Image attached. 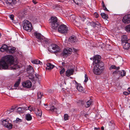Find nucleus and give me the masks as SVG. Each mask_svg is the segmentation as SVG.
I'll use <instances>...</instances> for the list:
<instances>
[{
    "label": "nucleus",
    "mask_w": 130,
    "mask_h": 130,
    "mask_svg": "<svg viewBox=\"0 0 130 130\" xmlns=\"http://www.w3.org/2000/svg\"><path fill=\"white\" fill-rule=\"evenodd\" d=\"M108 128L109 130H113L115 128V124L113 121H109L108 122Z\"/></svg>",
    "instance_id": "ddd939ff"
},
{
    "label": "nucleus",
    "mask_w": 130,
    "mask_h": 130,
    "mask_svg": "<svg viewBox=\"0 0 130 130\" xmlns=\"http://www.w3.org/2000/svg\"><path fill=\"white\" fill-rule=\"evenodd\" d=\"M74 72V70L73 69H68L66 72V75L67 77H69L73 75Z\"/></svg>",
    "instance_id": "2eb2a0df"
},
{
    "label": "nucleus",
    "mask_w": 130,
    "mask_h": 130,
    "mask_svg": "<svg viewBox=\"0 0 130 130\" xmlns=\"http://www.w3.org/2000/svg\"><path fill=\"white\" fill-rule=\"evenodd\" d=\"M127 90L128 91V92H129V93L130 94V88H129Z\"/></svg>",
    "instance_id": "13d9d810"
},
{
    "label": "nucleus",
    "mask_w": 130,
    "mask_h": 130,
    "mask_svg": "<svg viewBox=\"0 0 130 130\" xmlns=\"http://www.w3.org/2000/svg\"><path fill=\"white\" fill-rule=\"evenodd\" d=\"M101 129L102 130H104V128L103 126H102L101 127Z\"/></svg>",
    "instance_id": "680f3d73"
},
{
    "label": "nucleus",
    "mask_w": 130,
    "mask_h": 130,
    "mask_svg": "<svg viewBox=\"0 0 130 130\" xmlns=\"http://www.w3.org/2000/svg\"><path fill=\"white\" fill-rule=\"evenodd\" d=\"M101 15L103 18L105 19H107L108 18V15L104 13H101Z\"/></svg>",
    "instance_id": "c756f323"
},
{
    "label": "nucleus",
    "mask_w": 130,
    "mask_h": 130,
    "mask_svg": "<svg viewBox=\"0 0 130 130\" xmlns=\"http://www.w3.org/2000/svg\"><path fill=\"white\" fill-rule=\"evenodd\" d=\"M94 15L96 18H98L99 17V15L96 12L94 13Z\"/></svg>",
    "instance_id": "49530a36"
},
{
    "label": "nucleus",
    "mask_w": 130,
    "mask_h": 130,
    "mask_svg": "<svg viewBox=\"0 0 130 130\" xmlns=\"http://www.w3.org/2000/svg\"><path fill=\"white\" fill-rule=\"evenodd\" d=\"M100 129V128L99 127H94V129L95 130H98V129Z\"/></svg>",
    "instance_id": "6e6d98bb"
},
{
    "label": "nucleus",
    "mask_w": 130,
    "mask_h": 130,
    "mask_svg": "<svg viewBox=\"0 0 130 130\" xmlns=\"http://www.w3.org/2000/svg\"><path fill=\"white\" fill-rule=\"evenodd\" d=\"M77 39L76 37L74 35L70 36L69 40V41L72 43H74L77 41Z\"/></svg>",
    "instance_id": "dca6fc26"
},
{
    "label": "nucleus",
    "mask_w": 130,
    "mask_h": 130,
    "mask_svg": "<svg viewBox=\"0 0 130 130\" xmlns=\"http://www.w3.org/2000/svg\"><path fill=\"white\" fill-rule=\"evenodd\" d=\"M119 67H116L115 65H112L109 68V69L110 70L114 69L117 70H119Z\"/></svg>",
    "instance_id": "cd10ccee"
},
{
    "label": "nucleus",
    "mask_w": 130,
    "mask_h": 130,
    "mask_svg": "<svg viewBox=\"0 0 130 130\" xmlns=\"http://www.w3.org/2000/svg\"><path fill=\"white\" fill-rule=\"evenodd\" d=\"M9 18L12 20H13L14 19V15L13 14H11L9 15Z\"/></svg>",
    "instance_id": "a18cd8bd"
},
{
    "label": "nucleus",
    "mask_w": 130,
    "mask_h": 130,
    "mask_svg": "<svg viewBox=\"0 0 130 130\" xmlns=\"http://www.w3.org/2000/svg\"><path fill=\"white\" fill-rule=\"evenodd\" d=\"M28 70H30L31 71V72L32 73L34 72V70L32 67L30 66H29L28 68Z\"/></svg>",
    "instance_id": "79ce46f5"
},
{
    "label": "nucleus",
    "mask_w": 130,
    "mask_h": 130,
    "mask_svg": "<svg viewBox=\"0 0 130 130\" xmlns=\"http://www.w3.org/2000/svg\"><path fill=\"white\" fill-rule=\"evenodd\" d=\"M32 63L36 64H40V65L42 64V62L40 61L39 60L37 59H36L32 61Z\"/></svg>",
    "instance_id": "393cba45"
},
{
    "label": "nucleus",
    "mask_w": 130,
    "mask_h": 130,
    "mask_svg": "<svg viewBox=\"0 0 130 130\" xmlns=\"http://www.w3.org/2000/svg\"><path fill=\"white\" fill-rule=\"evenodd\" d=\"M26 119L27 121H30L32 119V117L30 114H27L26 116Z\"/></svg>",
    "instance_id": "bb28decb"
},
{
    "label": "nucleus",
    "mask_w": 130,
    "mask_h": 130,
    "mask_svg": "<svg viewBox=\"0 0 130 130\" xmlns=\"http://www.w3.org/2000/svg\"><path fill=\"white\" fill-rule=\"evenodd\" d=\"M126 30L127 32H130V24L127 25L126 26Z\"/></svg>",
    "instance_id": "58836bf2"
},
{
    "label": "nucleus",
    "mask_w": 130,
    "mask_h": 130,
    "mask_svg": "<svg viewBox=\"0 0 130 130\" xmlns=\"http://www.w3.org/2000/svg\"><path fill=\"white\" fill-rule=\"evenodd\" d=\"M21 81V78H19L18 80L15 83L14 87H18L19 84H20V83Z\"/></svg>",
    "instance_id": "a878e982"
},
{
    "label": "nucleus",
    "mask_w": 130,
    "mask_h": 130,
    "mask_svg": "<svg viewBox=\"0 0 130 130\" xmlns=\"http://www.w3.org/2000/svg\"><path fill=\"white\" fill-rule=\"evenodd\" d=\"M118 71H115L113 72V74H115Z\"/></svg>",
    "instance_id": "4d7b16f0"
},
{
    "label": "nucleus",
    "mask_w": 130,
    "mask_h": 130,
    "mask_svg": "<svg viewBox=\"0 0 130 130\" xmlns=\"http://www.w3.org/2000/svg\"><path fill=\"white\" fill-rule=\"evenodd\" d=\"M35 113L37 116L39 117H41L42 115V111L41 110L38 109H36L35 111Z\"/></svg>",
    "instance_id": "412c9836"
},
{
    "label": "nucleus",
    "mask_w": 130,
    "mask_h": 130,
    "mask_svg": "<svg viewBox=\"0 0 130 130\" xmlns=\"http://www.w3.org/2000/svg\"><path fill=\"white\" fill-rule=\"evenodd\" d=\"M120 74L121 76H125L126 74V72L124 70H123L121 72Z\"/></svg>",
    "instance_id": "a19ab883"
},
{
    "label": "nucleus",
    "mask_w": 130,
    "mask_h": 130,
    "mask_svg": "<svg viewBox=\"0 0 130 130\" xmlns=\"http://www.w3.org/2000/svg\"><path fill=\"white\" fill-rule=\"evenodd\" d=\"M34 35L43 44H47L49 43V41L46 38H45L40 33H38L37 32H35Z\"/></svg>",
    "instance_id": "39448f33"
},
{
    "label": "nucleus",
    "mask_w": 130,
    "mask_h": 130,
    "mask_svg": "<svg viewBox=\"0 0 130 130\" xmlns=\"http://www.w3.org/2000/svg\"><path fill=\"white\" fill-rule=\"evenodd\" d=\"M24 109V107H18L17 110V112L20 113L22 112V111Z\"/></svg>",
    "instance_id": "7c9ffc66"
},
{
    "label": "nucleus",
    "mask_w": 130,
    "mask_h": 130,
    "mask_svg": "<svg viewBox=\"0 0 130 130\" xmlns=\"http://www.w3.org/2000/svg\"><path fill=\"white\" fill-rule=\"evenodd\" d=\"M76 89L79 92L82 91L83 89V88L81 85L80 84H77L76 85Z\"/></svg>",
    "instance_id": "b1692460"
},
{
    "label": "nucleus",
    "mask_w": 130,
    "mask_h": 130,
    "mask_svg": "<svg viewBox=\"0 0 130 130\" xmlns=\"http://www.w3.org/2000/svg\"><path fill=\"white\" fill-rule=\"evenodd\" d=\"M28 109L29 110H30V111H35V110L36 109L35 107H32L31 106H30L28 107Z\"/></svg>",
    "instance_id": "c9c22d12"
},
{
    "label": "nucleus",
    "mask_w": 130,
    "mask_h": 130,
    "mask_svg": "<svg viewBox=\"0 0 130 130\" xmlns=\"http://www.w3.org/2000/svg\"><path fill=\"white\" fill-rule=\"evenodd\" d=\"M3 69H6L8 68L9 66L13 65L14 61V59L11 55H7L3 57L1 60Z\"/></svg>",
    "instance_id": "f257e3e1"
},
{
    "label": "nucleus",
    "mask_w": 130,
    "mask_h": 130,
    "mask_svg": "<svg viewBox=\"0 0 130 130\" xmlns=\"http://www.w3.org/2000/svg\"><path fill=\"white\" fill-rule=\"evenodd\" d=\"M122 45L123 46L124 49L125 50H128L130 47L129 44L128 42L122 43Z\"/></svg>",
    "instance_id": "6ab92c4d"
},
{
    "label": "nucleus",
    "mask_w": 130,
    "mask_h": 130,
    "mask_svg": "<svg viewBox=\"0 0 130 130\" xmlns=\"http://www.w3.org/2000/svg\"><path fill=\"white\" fill-rule=\"evenodd\" d=\"M46 109L48 110H50L52 112H55L56 113L57 112V108H55L53 106H51L50 107H46Z\"/></svg>",
    "instance_id": "f3484780"
},
{
    "label": "nucleus",
    "mask_w": 130,
    "mask_h": 130,
    "mask_svg": "<svg viewBox=\"0 0 130 130\" xmlns=\"http://www.w3.org/2000/svg\"><path fill=\"white\" fill-rule=\"evenodd\" d=\"M65 71V69L64 68H63L60 71V73L61 75L62 74L64 73Z\"/></svg>",
    "instance_id": "37998d69"
},
{
    "label": "nucleus",
    "mask_w": 130,
    "mask_h": 130,
    "mask_svg": "<svg viewBox=\"0 0 130 130\" xmlns=\"http://www.w3.org/2000/svg\"><path fill=\"white\" fill-rule=\"evenodd\" d=\"M102 7L103 8V9L104 10L107 11H109V10L107 9V8H106V7L105 6V5L104 4V2L103 1H102Z\"/></svg>",
    "instance_id": "2f4dec72"
},
{
    "label": "nucleus",
    "mask_w": 130,
    "mask_h": 130,
    "mask_svg": "<svg viewBox=\"0 0 130 130\" xmlns=\"http://www.w3.org/2000/svg\"><path fill=\"white\" fill-rule=\"evenodd\" d=\"M14 69V68H12V69Z\"/></svg>",
    "instance_id": "69168bd1"
},
{
    "label": "nucleus",
    "mask_w": 130,
    "mask_h": 130,
    "mask_svg": "<svg viewBox=\"0 0 130 130\" xmlns=\"http://www.w3.org/2000/svg\"><path fill=\"white\" fill-rule=\"evenodd\" d=\"M16 3V0H6V3L8 5H11L15 4Z\"/></svg>",
    "instance_id": "4be33fe9"
},
{
    "label": "nucleus",
    "mask_w": 130,
    "mask_h": 130,
    "mask_svg": "<svg viewBox=\"0 0 130 130\" xmlns=\"http://www.w3.org/2000/svg\"><path fill=\"white\" fill-rule=\"evenodd\" d=\"M23 29L28 32L31 31L32 27L31 23L27 20L23 21Z\"/></svg>",
    "instance_id": "20e7f679"
},
{
    "label": "nucleus",
    "mask_w": 130,
    "mask_h": 130,
    "mask_svg": "<svg viewBox=\"0 0 130 130\" xmlns=\"http://www.w3.org/2000/svg\"><path fill=\"white\" fill-rule=\"evenodd\" d=\"M15 48L12 46H8L7 52L8 53H13L15 52Z\"/></svg>",
    "instance_id": "4468645a"
},
{
    "label": "nucleus",
    "mask_w": 130,
    "mask_h": 130,
    "mask_svg": "<svg viewBox=\"0 0 130 130\" xmlns=\"http://www.w3.org/2000/svg\"><path fill=\"white\" fill-rule=\"evenodd\" d=\"M22 121V120L21 119L19 118H17L14 121V123H18L19 122H21Z\"/></svg>",
    "instance_id": "f704fd0d"
},
{
    "label": "nucleus",
    "mask_w": 130,
    "mask_h": 130,
    "mask_svg": "<svg viewBox=\"0 0 130 130\" xmlns=\"http://www.w3.org/2000/svg\"><path fill=\"white\" fill-rule=\"evenodd\" d=\"M98 24H95V23L93 22H92L90 23V24L91 25L94 27H96V25H99L100 26H101V25L99 23H98Z\"/></svg>",
    "instance_id": "72a5a7b5"
},
{
    "label": "nucleus",
    "mask_w": 130,
    "mask_h": 130,
    "mask_svg": "<svg viewBox=\"0 0 130 130\" xmlns=\"http://www.w3.org/2000/svg\"><path fill=\"white\" fill-rule=\"evenodd\" d=\"M32 2L34 4H36L37 3V2L36 1V0H32Z\"/></svg>",
    "instance_id": "864d4df0"
},
{
    "label": "nucleus",
    "mask_w": 130,
    "mask_h": 130,
    "mask_svg": "<svg viewBox=\"0 0 130 130\" xmlns=\"http://www.w3.org/2000/svg\"><path fill=\"white\" fill-rule=\"evenodd\" d=\"M13 108H11L9 110H8V112H9V113L12 112L13 111Z\"/></svg>",
    "instance_id": "de8ad7c7"
},
{
    "label": "nucleus",
    "mask_w": 130,
    "mask_h": 130,
    "mask_svg": "<svg viewBox=\"0 0 130 130\" xmlns=\"http://www.w3.org/2000/svg\"><path fill=\"white\" fill-rule=\"evenodd\" d=\"M8 47L7 45H4L0 48V50L1 52H4L5 51L7 52Z\"/></svg>",
    "instance_id": "5701e85b"
},
{
    "label": "nucleus",
    "mask_w": 130,
    "mask_h": 130,
    "mask_svg": "<svg viewBox=\"0 0 130 130\" xmlns=\"http://www.w3.org/2000/svg\"><path fill=\"white\" fill-rule=\"evenodd\" d=\"M1 60L0 61V69L2 68L3 69L2 64V63Z\"/></svg>",
    "instance_id": "8fccbe9b"
},
{
    "label": "nucleus",
    "mask_w": 130,
    "mask_h": 130,
    "mask_svg": "<svg viewBox=\"0 0 130 130\" xmlns=\"http://www.w3.org/2000/svg\"><path fill=\"white\" fill-rule=\"evenodd\" d=\"M38 98L41 99L42 98V94L40 92H38L37 93Z\"/></svg>",
    "instance_id": "ea45409f"
},
{
    "label": "nucleus",
    "mask_w": 130,
    "mask_h": 130,
    "mask_svg": "<svg viewBox=\"0 0 130 130\" xmlns=\"http://www.w3.org/2000/svg\"><path fill=\"white\" fill-rule=\"evenodd\" d=\"M75 83L77 84L76 85H77V84H79L75 80Z\"/></svg>",
    "instance_id": "e2e57ef3"
},
{
    "label": "nucleus",
    "mask_w": 130,
    "mask_h": 130,
    "mask_svg": "<svg viewBox=\"0 0 130 130\" xmlns=\"http://www.w3.org/2000/svg\"><path fill=\"white\" fill-rule=\"evenodd\" d=\"M3 125L8 128V129H11L12 127V125L10 123H9L8 121L6 120H3L2 122Z\"/></svg>",
    "instance_id": "9b49d317"
},
{
    "label": "nucleus",
    "mask_w": 130,
    "mask_h": 130,
    "mask_svg": "<svg viewBox=\"0 0 130 130\" xmlns=\"http://www.w3.org/2000/svg\"><path fill=\"white\" fill-rule=\"evenodd\" d=\"M51 49L56 51L55 52V53L59 52L60 50L59 47L57 45L54 44H51L49 46V50H51Z\"/></svg>",
    "instance_id": "0eeeda50"
},
{
    "label": "nucleus",
    "mask_w": 130,
    "mask_h": 130,
    "mask_svg": "<svg viewBox=\"0 0 130 130\" xmlns=\"http://www.w3.org/2000/svg\"><path fill=\"white\" fill-rule=\"evenodd\" d=\"M70 18L71 19V18H73V19L74 20H75V16L74 15H71L70 17Z\"/></svg>",
    "instance_id": "603ef678"
},
{
    "label": "nucleus",
    "mask_w": 130,
    "mask_h": 130,
    "mask_svg": "<svg viewBox=\"0 0 130 130\" xmlns=\"http://www.w3.org/2000/svg\"><path fill=\"white\" fill-rule=\"evenodd\" d=\"M101 56L99 55H97L94 57L93 59V64H98L102 62L100 61Z\"/></svg>",
    "instance_id": "6e6552de"
},
{
    "label": "nucleus",
    "mask_w": 130,
    "mask_h": 130,
    "mask_svg": "<svg viewBox=\"0 0 130 130\" xmlns=\"http://www.w3.org/2000/svg\"><path fill=\"white\" fill-rule=\"evenodd\" d=\"M104 63L100 62L98 64H96L94 67L93 72L95 74L99 75L103 71V66Z\"/></svg>",
    "instance_id": "7ed1b4c3"
},
{
    "label": "nucleus",
    "mask_w": 130,
    "mask_h": 130,
    "mask_svg": "<svg viewBox=\"0 0 130 130\" xmlns=\"http://www.w3.org/2000/svg\"><path fill=\"white\" fill-rule=\"evenodd\" d=\"M72 51L73 52H76L77 51V50L76 49H75L74 48H73V49L72 50Z\"/></svg>",
    "instance_id": "5fc2aeb1"
},
{
    "label": "nucleus",
    "mask_w": 130,
    "mask_h": 130,
    "mask_svg": "<svg viewBox=\"0 0 130 130\" xmlns=\"http://www.w3.org/2000/svg\"><path fill=\"white\" fill-rule=\"evenodd\" d=\"M16 88H12V89H16Z\"/></svg>",
    "instance_id": "0e129e2a"
},
{
    "label": "nucleus",
    "mask_w": 130,
    "mask_h": 130,
    "mask_svg": "<svg viewBox=\"0 0 130 130\" xmlns=\"http://www.w3.org/2000/svg\"><path fill=\"white\" fill-rule=\"evenodd\" d=\"M62 64L63 66H64L65 65V63L64 62H62Z\"/></svg>",
    "instance_id": "052dcab7"
},
{
    "label": "nucleus",
    "mask_w": 130,
    "mask_h": 130,
    "mask_svg": "<svg viewBox=\"0 0 130 130\" xmlns=\"http://www.w3.org/2000/svg\"><path fill=\"white\" fill-rule=\"evenodd\" d=\"M35 76H36V77L37 78H38V74H35Z\"/></svg>",
    "instance_id": "bf43d9fd"
},
{
    "label": "nucleus",
    "mask_w": 130,
    "mask_h": 130,
    "mask_svg": "<svg viewBox=\"0 0 130 130\" xmlns=\"http://www.w3.org/2000/svg\"><path fill=\"white\" fill-rule=\"evenodd\" d=\"M129 39L128 38L127 36L126 35H123L121 36V41L122 43L126 42Z\"/></svg>",
    "instance_id": "a211bd4d"
},
{
    "label": "nucleus",
    "mask_w": 130,
    "mask_h": 130,
    "mask_svg": "<svg viewBox=\"0 0 130 130\" xmlns=\"http://www.w3.org/2000/svg\"><path fill=\"white\" fill-rule=\"evenodd\" d=\"M47 67L46 69L48 70H50L53 69L54 67L55 66L53 65L50 63H48L46 64Z\"/></svg>",
    "instance_id": "aec40b11"
},
{
    "label": "nucleus",
    "mask_w": 130,
    "mask_h": 130,
    "mask_svg": "<svg viewBox=\"0 0 130 130\" xmlns=\"http://www.w3.org/2000/svg\"><path fill=\"white\" fill-rule=\"evenodd\" d=\"M85 80H84V82H87L88 81V77L87 76L86 74H85Z\"/></svg>",
    "instance_id": "c03bdc74"
},
{
    "label": "nucleus",
    "mask_w": 130,
    "mask_h": 130,
    "mask_svg": "<svg viewBox=\"0 0 130 130\" xmlns=\"http://www.w3.org/2000/svg\"><path fill=\"white\" fill-rule=\"evenodd\" d=\"M64 118L65 120H68L69 118V116L68 114H65L64 116Z\"/></svg>",
    "instance_id": "4c0bfd02"
},
{
    "label": "nucleus",
    "mask_w": 130,
    "mask_h": 130,
    "mask_svg": "<svg viewBox=\"0 0 130 130\" xmlns=\"http://www.w3.org/2000/svg\"><path fill=\"white\" fill-rule=\"evenodd\" d=\"M123 22L124 23L128 24L130 22V14L124 16L122 19Z\"/></svg>",
    "instance_id": "9d476101"
},
{
    "label": "nucleus",
    "mask_w": 130,
    "mask_h": 130,
    "mask_svg": "<svg viewBox=\"0 0 130 130\" xmlns=\"http://www.w3.org/2000/svg\"><path fill=\"white\" fill-rule=\"evenodd\" d=\"M44 105L46 106V104H44Z\"/></svg>",
    "instance_id": "338daca9"
},
{
    "label": "nucleus",
    "mask_w": 130,
    "mask_h": 130,
    "mask_svg": "<svg viewBox=\"0 0 130 130\" xmlns=\"http://www.w3.org/2000/svg\"><path fill=\"white\" fill-rule=\"evenodd\" d=\"M92 103V101L91 100H90L86 102V105L85 107H88Z\"/></svg>",
    "instance_id": "c85d7f7f"
},
{
    "label": "nucleus",
    "mask_w": 130,
    "mask_h": 130,
    "mask_svg": "<svg viewBox=\"0 0 130 130\" xmlns=\"http://www.w3.org/2000/svg\"><path fill=\"white\" fill-rule=\"evenodd\" d=\"M75 21V22H77L76 21Z\"/></svg>",
    "instance_id": "774afa93"
},
{
    "label": "nucleus",
    "mask_w": 130,
    "mask_h": 130,
    "mask_svg": "<svg viewBox=\"0 0 130 130\" xmlns=\"http://www.w3.org/2000/svg\"><path fill=\"white\" fill-rule=\"evenodd\" d=\"M49 21L50 27L52 29V31L57 30V27L59 25V24L57 18L52 17Z\"/></svg>",
    "instance_id": "f03ea898"
},
{
    "label": "nucleus",
    "mask_w": 130,
    "mask_h": 130,
    "mask_svg": "<svg viewBox=\"0 0 130 130\" xmlns=\"http://www.w3.org/2000/svg\"><path fill=\"white\" fill-rule=\"evenodd\" d=\"M123 94L124 95H128L129 94V93L127 92H123Z\"/></svg>",
    "instance_id": "09e8293b"
},
{
    "label": "nucleus",
    "mask_w": 130,
    "mask_h": 130,
    "mask_svg": "<svg viewBox=\"0 0 130 130\" xmlns=\"http://www.w3.org/2000/svg\"><path fill=\"white\" fill-rule=\"evenodd\" d=\"M68 31V28L66 25L62 24L59 26L58 31L62 34H66Z\"/></svg>",
    "instance_id": "423d86ee"
},
{
    "label": "nucleus",
    "mask_w": 130,
    "mask_h": 130,
    "mask_svg": "<svg viewBox=\"0 0 130 130\" xmlns=\"http://www.w3.org/2000/svg\"><path fill=\"white\" fill-rule=\"evenodd\" d=\"M73 2L77 5H79V4L80 3L82 0H73Z\"/></svg>",
    "instance_id": "e433bc0d"
},
{
    "label": "nucleus",
    "mask_w": 130,
    "mask_h": 130,
    "mask_svg": "<svg viewBox=\"0 0 130 130\" xmlns=\"http://www.w3.org/2000/svg\"><path fill=\"white\" fill-rule=\"evenodd\" d=\"M85 16H83L82 18V20L84 21L85 20Z\"/></svg>",
    "instance_id": "3c124183"
},
{
    "label": "nucleus",
    "mask_w": 130,
    "mask_h": 130,
    "mask_svg": "<svg viewBox=\"0 0 130 130\" xmlns=\"http://www.w3.org/2000/svg\"><path fill=\"white\" fill-rule=\"evenodd\" d=\"M22 85L25 88H29L32 86V83L30 80H28L23 82Z\"/></svg>",
    "instance_id": "1a4fd4ad"
},
{
    "label": "nucleus",
    "mask_w": 130,
    "mask_h": 130,
    "mask_svg": "<svg viewBox=\"0 0 130 130\" xmlns=\"http://www.w3.org/2000/svg\"><path fill=\"white\" fill-rule=\"evenodd\" d=\"M72 51V49L71 48H69L65 49L63 51V56H67L68 55L71 54Z\"/></svg>",
    "instance_id": "f8f14e48"
},
{
    "label": "nucleus",
    "mask_w": 130,
    "mask_h": 130,
    "mask_svg": "<svg viewBox=\"0 0 130 130\" xmlns=\"http://www.w3.org/2000/svg\"><path fill=\"white\" fill-rule=\"evenodd\" d=\"M26 15V12L24 11H23L20 14V16L21 17L23 18Z\"/></svg>",
    "instance_id": "473e14b6"
}]
</instances>
